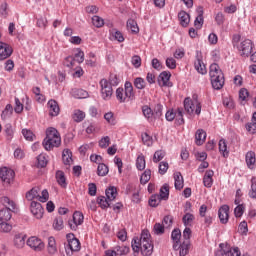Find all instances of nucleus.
I'll return each instance as SVG.
<instances>
[{"label": "nucleus", "instance_id": "obj_1", "mask_svg": "<svg viewBox=\"0 0 256 256\" xmlns=\"http://www.w3.org/2000/svg\"><path fill=\"white\" fill-rule=\"evenodd\" d=\"M153 240L151 239V233L149 230H143L140 238H133L132 249L134 253H142L143 256L153 255Z\"/></svg>", "mask_w": 256, "mask_h": 256}, {"label": "nucleus", "instance_id": "obj_2", "mask_svg": "<svg viewBox=\"0 0 256 256\" xmlns=\"http://www.w3.org/2000/svg\"><path fill=\"white\" fill-rule=\"evenodd\" d=\"M46 151H51L54 147H59L61 145V134L54 127H49L46 130V137L42 143Z\"/></svg>", "mask_w": 256, "mask_h": 256}, {"label": "nucleus", "instance_id": "obj_3", "mask_svg": "<svg viewBox=\"0 0 256 256\" xmlns=\"http://www.w3.org/2000/svg\"><path fill=\"white\" fill-rule=\"evenodd\" d=\"M232 45L238 49V53L241 57H249L253 51V41L245 39L241 41V35L235 34L232 38Z\"/></svg>", "mask_w": 256, "mask_h": 256}, {"label": "nucleus", "instance_id": "obj_4", "mask_svg": "<svg viewBox=\"0 0 256 256\" xmlns=\"http://www.w3.org/2000/svg\"><path fill=\"white\" fill-rule=\"evenodd\" d=\"M116 98H117V101H119V103H125L126 101H133L135 99L133 84L131 82H125L124 89L117 88Z\"/></svg>", "mask_w": 256, "mask_h": 256}, {"label": "nucleus", "instance_id": "obj_5", "mask_svg": "<svg viewBox=\"0 0 256 256\" xmlns=\"http://www.w3.org/2000/svg\"><path fill=\"white\" fill-rule=\"evenodd\" d=\"M119 82L117 81V76H112L111 82H108L107 79H102L99 82V85L101 87L100 93L102 99L104 101H109L111 97L113 96V85H118Z\"/></svg>", "mask_w": 256, "mask_h": 256}, {"label": "nucleus", "instance_id": "obj_6", "mask_svg": "<svg viewBox=\"0 0 256 256\" xmlns=\"http://www.w3.org/2000/svg\"><path fill=\"white\" fill-rule=\"evenodd\" d=\"M27 201H40V203H47L49 201V191L44 189L41 191L38 187L32 188L26 193Z\"/></svg>", "mask_w": 256, "mask_h": 256}, {"label": "nucleus", "instance_id": "obj_7", "mask_svg": "<svg viewBox=\"0 0 256 256\" xmlns=\"http://www.w3.org/2000/svg\"><path fill=\"white\" fill-rule=\"evenodd\" d=\"M1 203L6 208L0 210V221H10L11 211H15V202L13 200H10L9 197L4 196L1 198Z\"/></svg>", "mask_w": 256, "mask_h": 256}, {"label": "nucleus", "instance_id": "obj_8", "mask_svg": "<svg viewBox=\"0 0 256 256\" xmlns=\"http://www.w3.org/2000/svg\"><path fill=\"white\" fill-rule=\"evenodd\" d=\"M66 239L67 243L65 244V251L67 256H72L74 253L81 251V242L75 237V234H67Z\"/></svg>", "mask_w": 256, "mask_h": 256}, {"label": "nucleus", "instance_id": "obj_9", "mask_svg": "<svg viewBox=\"0 0 256 256\" xmlns=\"http://www.w3.org/2000/svg\"><path fill=\"white\" fill-rule=\"evenodd\" d=\"M184 109L191 115V113H196V115H201V102L197 100V96L194 95L193 99L185 98Z\"/></svg>", "mask_w": 256, "mask_h": 256}, {"label": "nucleus", "instance_id": "obj_10", "mask_svg": "<svg viewBox=\"0 0 256 256\" xmlns=\"http://www.w3.org/2000/svg\"><path fill=\"white\" fill-rule=\"evenodd\" d=\"M216 256H241V250H239V247L231 248V245L221 243L219 244V250L216 252Z\"/></svg>", "mask_w": 256, "mask_h": 256}, {"label": "nucleus", "instance_id": "obj_11", "mask_svg": "<svg viewBox=\"0 0 256 256\" xmlns=\"http://www.w3.org/2000/svg\"><path fill=\"white\" fill-rule=\"evenodd\" d=\"M0 179L3 185H11L15 181V171L11 168L3 167L0 169Z\"/></svg>", "mask_w": 256, "mask_h": 256}, {"label": "nucleus", "instance_id": "obj_12", "mask_svg": "<svg viewBox=\"0 0 256 256\" xmlns=\"http://www.w3.org/2000/svg\"><path fill=\"white\" fill-rule=\"evenodd\" d=\"M85 221V216L80 211H76L73 214L72 220L68 222L71 231H77L79 226Z\"/></svg>", "mask_w": 256, "mask_h": 256}, {"label": "nucleus", "instance_id": "obj_13", "mask_svg": "<svg viewBox=\"0 0 256 256\" xmlns=\"http://www.w3.org/2000/svg\"><path fill=\"white\" fill-rule=\"evenodd\" d=\"M194 67L200 75H206L207 74V67L205 66V63H203V54L201 52H196V60L194 62Z\"/></svg>", "mask_w": 256, "mask_h": 256}, {"label": "nucleus", "instance_id": "obj_14", "mask_svg": "<svg viewBox=\"0 0 256 256\" xmlns=\"http://www.w3.org/2000/svg\"><path fill=\"white\" fill-rule=\"evenodd\" d=\"M13 55V47L11 45L0 41V61H5Z\"/></svg>", "mask_w": 256, "mask_h": 256}, {"label": "nucleus", "instance_id": "obj_15", "mask_svg": "<svg viewBox=\"0 0 256 256\" xmlns=\"http://www.w3.org/2000/svg\"><path fill=\"white\" fill-rule=\"evenodd\" d=\"M158 84L160 87H173V82H171V72L163 71L158 76Z\"/></svg>", "mask_w": 256, "mask_h": 256}, {"label": "nucleus", "instance_id": "obj_16", "mask_svg": "<svg viewBox=\"0 0 256 256\" xmlns=\"http://www.w3.org/2000/svg\"><path fill=\"white\" fill-rule=\"evenodd\" d=\"M30 211L36 219H43V213L45 212V210L43 209L41 203L37 201H32L30 204Z\"/></svg>", "mask_w": 256, "mask_h": 256}, {"label": "nucleus", "instance_id": "obj_17", "mask_svg": "<svg viewBox=\"0 0 256 256\" xmlns=\"http://www.w3.org/2000/svg\"><path fill=\"white\" fill-rule=\"evenodd\" d=\"M27 245L31 249H34V251H43L45 244H43V241L35 236L30 237L27 240Z\"/></svg>", "mask_w": 256, "mask_h": 256}, {"label": "nucleus", "instance_id": "obj_18", "mask_svg": "<svg viewBox=\"0 0 256 256\" xmlns=\"http://www.w3.org/2000/svg\"><path fill=\"white\" fill-rule=\"evenodd\" d=\"M218 217L220 219V223L226 225L229 222V205H223L218 210Z\"/></svg>", "mask_w": 256, "mask_h": 256}, {"label": "nucleus", "instance_id": "obj_19", "mask_svg": "<svg viewBox=\"0 0 256 256\" xmlns=\"http://www.w3.org/2000/svg\"><path fill=\"white\" fill-rule=\"evenodd\" d=\"M210 79H215L219 78L221 79L222 77H225L223 75V71L219 67V64L214 63L210 65V71H209Z\"/></svg>", "mask_w": 256, "mask_h": 256}, {"label": "nucleus", "instance_id": "obj_20", "mask_svg": "<svg viewBox=\"0 0 256 256\" xmlns=\"http://www.w3.org/2000/svg\"><path fill=\"white\" fill-rule=\"evenodd\" d=\"M171 239L173 241V249L177 251L179 249V244L181 243V230L174 229L171 234Z\"/></svg>", "mask_w": 256, "mask_h": 256}, {"label": "nucleus", "instance_id": "obj_21", "mask_svg": "<svg viewBox=\"0 0 256 256\" xmlns=\"http://www.w3.org/2000/svg\"><path fill=\"white\" fill-rule=\"evenodd\" d=\"M185 185V181L183 180V175H181V172H175L174 173V187L177 189V191H181Z\"/></svg>", "mask_w": 256, "mask_h": 256}, {"label": "nucleus", "instance_id": "obj_22", "mask_svg": "<svg viewBox=\"0 0 256 256\" xmlns=\"http://www.w3.org/2000/svg\"><path fill=\"white\" fill-rule=\"evenodd\" d=\"M207 139V132L203 129H198L195 134V143L198 146L203 145L205 143V140Z\"/></svg>", "mask_w": 256, "mask_h": 256}, {"label": "nucleus", "instance_id": "obj_23", "mask_svg": "<svg viewBox=\"0 0 256 256\" xmlns=\"http://www.w3.org/2000/svg\"><path fill=\"white\" fill-rule=\"evenodd\" d=\"M246 165L248 169H255L256 167V157L255 152L249 151L246 153Z\"/></svg>", "mask_w": 256, "mask_h": 256}, {"label": "nucleus", "instance_id": "obj_24", "mask_svg": "<svg viewBox=\"0 0 256 256\" xmlns=\"http://www.w3.org/2000/svg\"><path fill=\"white\" fill-rule=\"evenodd\" d=\"M213 175H215L213 170H207L204 174L203 183L208 189L213 187Z\"/></svg>", "mask_w": 256, "mask_h": 256}, {"label": "nucleus", "instance_id": "obj_25", "mask_svg": "<svg viewBox=\"0 0 256 256\" xmlns=\"http://www.w3.org/2000/svg\"><path fill=\"white\" fill-rule=\"evenodd\" d=\"M48 108H49V113L51 117H57L59 115V104L55 100H49L48 101Z\"/></svg>", "mask_w": 256, "mask_h": 256}, {"label": "nucleus", "instance_id": "obj_26", "mask_svg": "<svg viewBox=\"0 0 256 256\" xmlns=\"http://www.w3.org/2000/svg\"><path fill=\"white\" fill-rule=\"evenodd\" d=\"M62 161L64 165H73V153L69 149H64L62 152Z\"/></svg>", "mask_w": 256, "mask_h": 256}, {"label": "nucleus", "instance_id": "obj_27", "mask_svg": "<svg viewBox=\"0 0 256 256\" xmlns=\"http://www.w3.org/2000/svg\"><path fill=\"white\" fill-rule=\"evenodd\" d=\"M178 19H179L180 25L182 27H187L189 25L190 21H191V17L185 11H180L178 13Z\"/></svg>", "mask_w": 256, "mask_h": 256}, {"label": "nucleus", "instance_id": "obj_28", "mask_svg": "<svg viewBox=\"0 0 256 256\" xmlns=\"http://www.w3.org/2000/svg\"><path fill=\"white\" fill-rule=\"evenodd\" d=\"M56 181H57L58 185H60V187H62V189L67 188V178H65V173L63 171L58 170L56 172Z\"/></svg>", "mask_w": 256, "mask_h": 256}, {"label": "nucleus", "instance_id": "obj_29", "mask_svg": "<svg viewBox=\"0 0 256 256\" xmlns=\"http://www.w3.org/2000/svg\"><path fill=\"white\" fill-rule=\"evenodd\" d=\"M211 84L216 91L223 89V85H225V76H222L221 78H211Z\"/></svg>", "mask_w": 256, "mask_h": 256}, {"label": "nucleus", "instance_id": "obj_30", "mask_svg": "<svg viewBox=\"0 0 256 256\" xmlns=\"http://www.w3.org/2000/svg\"><path fill=\"white\" fill-rule=\"evenodd\" d=\"M142 113L144 117L147 118V121H149V123H155V116L153 114V110H151L149 106H143Z\"/></svg>", "mask_w": 256, "mask_h": 256}, {"label": "nucleus", "instance_id": "obj_31", "mask_svg": "<svg viewBox=\"0 0 256 256\" xmlns=\"http://www.w3.org/2000/svg\"><path fill=\"white\" fill-rule=\"evenodd\" d=\"M25 239H26L25 235L16 234L15 237H14L15 247H17L18 249H23V247H25Z\"/></svg>", "mask_w": 256, "mask_h": 256}, {"label": "nucleus", "instance_id": "obj_32", "mask_svg": "<svg viewBox=\"0 0 256 256\" xmlns=\"http://www.w3.org/2000/svg\"><path fill=\"white\" fill-rule=\"evenodd\" d=\"M218 146H219V151L221 155L224 158L229 157V150L227 149V141H225V139H220Z\"/></svg>", "mask_w": 256, "mask_h": 256}, {"label": "nucleus", "instance_id": "obj_33", "mask_svg": "<svg viewBox=\"0 0 256 256\" xmlns=\"http://www.w3.org/2000/svg\"><path fill=\"white\" fill-rule=\"evenodd\" d=\"M97 203L101 209H109L111 206V201H109V199L105 196H99L97 198Z\"/></svg>", "mask_w": 256, "mask_h": 256}, {"label": "nucleus", "instance_id": "obj_34", "mask_svg": "<svg viewBox=\"0 0 256 256\" xmlns=\"http://www.w3.org/2000/svg\"><path fill=\"white\" fill-rule=\"evenodd\" d=\"M48 253H50V255H55V253H57V243L55 241V237L48 238Z\"/></svg>", "mask_w": 256, "mask_h": 256}, {"label": "nucleus", "instance_id": "obj_35", "mask_svg": "<svg viewBox=\"0 0 256 256\" xmlns=\"http://www.w3.org/2000/svg\"><path fill=\"white\" fill-rule=\"evenodd\" d=\"M191 243L189 241H184L182 244L178 245V249H180L179 255L186 256L189 253V247Z\"/></svg>", "mask_w": 256, "mask_h": 256}, {"label": "nucleus", "instance_id": "obj_36", "mask_svg": "<svg viewBox=\"0 0 256 256\" xmlns=\"http://www.w3.org/2000/svg\"><path fill=\"white\" fill-rule=\"evenodd\" d=\"M72 95L76 99H87V97H89V93L83 89H74Z\"/></svg>", "mask_w": 256, "mask_h": 256}, {"label": "nucleus", "instance_id": "obj_37", "mask_svg": "<svg viewBox=\"0 0 256 256\" xmlns=\"http://www.w3.org/2000/svg\"><path fill=\"white\" fill-rule=\"evenodd\" d=\"M166 155L167 153L165 152V150H157L152 158L153 163H159V161H163Z\"/></svg>", "mask_w": 256, "mask_h": 256}, {"label": "nucleus", "instance_id": "obj_38", "mask_svg": "<svg viewBox=\"0 0 256 256\" xmlns=\"http://www.w3.org/2000/svg\"><path fill=\"white\" fill-rule=\"evenodd\" d=\"M116 197H117V188L112 186L106 189V198L108 199V201H115Z\"/></svg>", "mask_w": 256, "mask_h": 256}, {"label": "nucleus", "instance_id": "obj_39", "mask_svg": "<svg viewBox=\"0 0 256 256\" xmlns=\"http://www.w3.org/2000/svg\"><path fill=\"white\" fill-rule=\"evenodd\" d=\"M182 221H183L185 227H191V225H193V221H195V215H193L191 213H186L183 216Z\"/></svg>", "mask_w": 256, "mask_h": 256}, {"label": "nucleus", "instance_id": "obj_40", "mask_svg": "<svg viewBox=\"0 0 256 256\" xmlns=\"http://www.w3.org/2000/svg\"><path fill=\"white\" fill-rule=\"evenodd\" d=\"M127 29L132 33H139V26L137 25V21L134 19H129L127 21Z\"/></svg>", "mask_w": 256, "mask_h": 256}, {"label": "nucleus", "instance_id": "obj_41", "mask_svg": "<svg viewBox=\"0 0 256 256\" xmlns=\"http://www.w3.org/2000/svg\"><path fill=\"white\" fill-rule=\"evenodd\" d=\"M72 118L76 123H81V121L85 119V112L81 110H74Z\"/></svg>", "mask_w": 256, "mask_h": 256}, {"label": "nucleus", "instance_id": "obj_42", "mask_svg": "<svg viewBox=\"0 0 256 256\" xmlns=\"http://www.w3.org/2000/svg\"><path fill=\"white\" fill-rule=\"evenodd\" d=\"M159 197L163 201H167V199H169V185L168 184H164L161 187Z\"/></svg>", "mask_w": 256, "mask_h": 256}, {"label": "nucleus", "instance_id": "obj_43", "mask_svg": "<svg viewBox=\"0 0 256 256\" xmlns=\"http://www.w3.org/2000/svg\"><path fill=\"white\" fill-rule=\"evenodd\" d=\"M109 173V167L104 163L98 164L97 175L99 177H105Z\"/></svg>", "mask_w": 256, "mask_h": 256}, {"label": "nucleus", "instance_id": "obj_44", "mask_svg": "<svg viewBox=\"0 0 256 256\" xmlns=\"http://www.w3.org/2000/svg\"><path fill=\"white\" fill-rule=\"evenodd\" d=\"M174 119L176 121V125H183L185 123V119H183V108H178L176 110Z\"/></svg>", "mask_w": 256, "mask_h": 256}, {"label": "nucleus", "instance_id": "obj_45", "mask_svg": "<svg viewBox=\"0 0 256 256\" xmlns=\"http://www.w3.org/2000/svg\"><path fill=\"white\" fill-rule=\"evenodd\" d=\"M63 227H64L63 217L62 216H57L54 219L53 228L55 229V231H61L63 229Z\"/></svg>", "mask_w": 256, "mask_h": 256}, {"label": "nucleus", "instance_id": "obj_46", "mask_svg": "<svg viewBox=\"0 0 256 256\" xmlns=\"http://www.w3.org/2000/svg\"><path fill=\"white\" fill-rule=\"evenodd\" d=\"M248 195L251 199H256V177L255 176L251 178V187Z\"/></svg>", "mask_w": 256, "mask_h": 256}, {"label": "nucleus", "instance_id": "obj_47", "mask_svg": "<svg viewBox=\"0 0 256 256\" xmlns=\"http://www.w3.org/2000/svg\"><path fill=\"white\" fill-rule=\"evenodd\" d=\"M134 87H136V89H145V87H147V82H145V79H143L142 77H137L134 79Z\"/></svg>", "mask_w": 256, "mask_h": 256}, {"label": "nucleus", "instance_id": "obj_48", "mask_svg": "<svg viewBox=\"0 0 256 256\" xmlns=\"http://www.w3.org/2000/svg\"><path fill=\"white\" fill-rule=\"evenodd\" d=\"M5 135L8 141H11V139H13V135H15V129H13V126L11 124H6Z\"/></svg>", "mask_w": 256, "mask_h": 256}, {"label": "nucleus", "instance_id": "obj_49", "mask_svg": "<svg viewBox=\"0 0 256 256\" xmlns=\"http://www.w3.org/2000/svg\"><path fill=\"white\" fill-rule=\"evenodd\" d=\"M151 180V170L146 169L140 178V183L146 185Z\"/></svg>", "mask_w": 256, "mask_h": 256}, {"label": "nucleus", "instance_id": "obj_50", "mask_svg": "<svg viewBox=\"0 0 256 256\" xmlns=\"http://www.w3.org/2000/svg\"><path fill=\"white\" fill-rule=\"evenodd\" d=\"M114 251H116V254L121 256V255H127L129 253V247L125 245H118L114 247Z\"/></svg>", "mask_w": 256, "mask_h": 256}, {"label": "nucleus", "instance_id": "obj_51", "mask_svg": "<svg viewBox=\"0 0 256 256\" xmlns=\"http://www.w3.org/2000/svg\"><path fill=\"white\" fill-rule=\"evenodd\" d=\"M37 161H38L37 166L40 168L47 167V163H49V160H47V155L45 154H40L37 157Z\"/></svg>", "mask_w": 256, "mask_h": 256}, {"label": "nucleus", "instance_id": "obj_52", "mask_svg": "<svg viewBox=\"0 0 256 256\" xmlns=\"http://www.w3.org/2000/svg\"><path fill=\"white\" fill-rule=\"evenodd\" d=\"M154 115V120L159 119L163 115V105L156 104L154 107V111L152 112Z\"/></svg>", "mask_w": 256, "mask_h": 256}, {"label": "nucleus", "instance_id": "obj_53", "mask_svg": "<svg viewBox=\"0 0 256 256\" xmlns=\"http://www.w3.org/2000/svg\"><path fill=\"white\" fill-rule=\"evenodd\" d=\"M136 167L139 171H143V169H145V156H143V154L137 157Z\"/></svg>", "mask_w": 256, "mask_h": 256}, {"label": "nucleus", "instance_id": "obj_54", "mask_svg": "<svg viewBox=\"0 0 256 256\" xmlns=\"http://www.w3.org/2000/svg\"><path fill=\"white\" fill-rule=\"evenodd\" d=\"M161 197L159 194L152 195L151 198L149 199V205L150 207H157L159 203H161Z\"/></svg>", "mask_w": 256, "mask_h": 256}, {"label": "nucleus", "instance_id": "obj_55", "mask_svg": "<svg viewBox=\"0 0 256 256\" xmlns=\"http://www.w3.org/2000/svg\"><path fill=\"white\" fill-rule=\"evenodd\" d=\"M92 24L94 25V27H97L99 29L105 25V21L99 16H93Z\"/></svg>", "mask_w": 256, "mask_h": 256}, {"label": "nucleus", "instance_id": "obj_56", "mask_svg": "<svg viewBox=\"0 0 256 256\" xmlns=\"http://www.w3.org/2000/svg\"><path fill=\"white\" fill-rule=\"evenodd\" d=\"M22 135L26 141H33L35 139V134L29 129H22Z\"/></svg>", "mask_w": 256, "mask_h": 256}, {"label": "nucleus", "instance_id": "obj_57", "mask_svg": "<svg viewBox=\"0 0 256 256\" xmlns=\"http://www.w3.org/2000/svg\"><path fill=\"white\" fill-rule=\"evenodd\" d=\"M104 119L109 123L110 125H116L117 121L115 120V115L113 112H108L104 115Z\"/></svg>", "mask_w": 256, "mask_h": 256}, {"label": "nucleus", "instance_id": "obj_58", "mask_svg": "<svg viewBox=\"0 0 256 256\" xmlns=\"http://www.w3.org/2000/svg\"><path fill=\"white\" fill-rule=\"evenodd\" d=\"M11 229H13V226H11V224L2 221L0 223V233H9V231H11Z\"/></svg>", "mask_w": 256, "mask_h": 256}, {"label": "nucleus", "instance_id": "obj_59", "mask_svg": "<svg viewBox=\"0 0 256 256\" xmlns=\"http://www.w3.org/2000/svg\"><path fill=\"white\" fill-rule=\"evenodd\" d=\"M112 36L115 41H118V43H123V41H125V37H123V33H121V31L112 30Z\"/></svg>", "mask_w": 256, "mask_h": 256}, {"label": "nucleus", "instance_id": "obj_60", "mask_svg": "<svg viewBox=\"0 0 256 256\" xmlns=\"http://www.w3.org/2000/svg\"><path fill=\"white\" fill-rule=\"evenodd\" d=\"M77 53L74 55V59L77 63H83L85 61V53L81 49L76 50Z\"/></svg>", "mask_w": 256, "mask_h": 256}, {"label": "nucleus", "instance_id": "obj_61", "mask_svg": "<svg viewBox=\"0 0 256 256\" xmlns=\"http://www.w3.org/2000/svg\"><path fill=\"white\" fill-rule=\"evenodd\" d=\"M243 213H245V205L239 204L238 207L234 209V215L235 217H243Z\"/></svg>", "mask_w": 256, "mask_h": 256}, {"label": "nucleus", "instance_id": "obj_62", "mask_svg": "<svg viewBox=\"0 0 256 256\" xmlns=\"http://www.w3.org/2000/svg\"><path fill=\"white\" fill-rule=\"evenodd\" d=\"M64 65L69 69H73V67H75V58L73 56L66 57L64 60Z\"/></svg>", "mask_w": 256, "mask_h": 256}, {"label": "nucleus", "instance_id": "obj_63", "mask_svg": "<svg viewBox=\"0 0 256 256\" xmlns=\"http://www.w3.org/2000/svg\"><path fill=\"white\" fill-rule=\"evenodd\" d=\"M169 171V163L166 161H162L159 164V173L160 175H165Z\"/></svg>", "mask_w": 256, "mask_h": 256}, {"label": "nucleus", "instance_id": "obj_64", "mask_svg": "<svg viewBox=\"0 0 256 256\" xmlns=\"http://www.w3.org/2000/svg\"><path fill=\"white\" fill-rule=\"evenodd\" d=\"M245 127H246V131H248V133H250L251 135H255V133H256L255 122H248Z\"/></svg>", "mask_w": 256, "mask_h": 256}]
</instances>
